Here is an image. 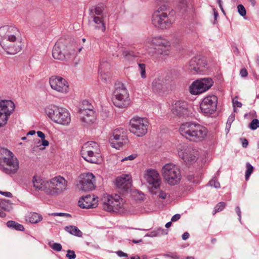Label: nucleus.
Returning a JSON list of instances; mask_svg holds the SVG:
<instances>
[{
    "instance_id": "f257e3e1",
    "label": "nucleus",
    "mask_w": 259,
    "mask_h": 259,
    "mask_svg": "<svg viewBox=\"0 0 259 259\" xmlns=\"http://www.w3.org/2000/svg\"><path fill=\"white\" fill-rule=\"evenodd\" d=\"M21 39L16 27L5 25L0 27V45L8 54L14 55L21 51Z\"/></svg>"
},
{
    "instance_id": "f03ea898",
    "label": "nucleus",
    "mask_w": 259,
    "mask_h": 259,
    "mask_svg": "<svg viewBox=\"0 0 259 259\" xmlns=\"http://www.w3.org/2000/svg\"><path fill=\"white\" fill-rule=\"evenodd\" d=\"M180 132L183 136L194 142L203 141L208 133L206 127L196 122H186L181 124Z\"/></svg>"
},
{
    "instance_id": "7ed1b4c3",
    "label": "nucleus",
    "mask_w": 259,
    "mask_h": 259,
    "mask_svg": "<svg viewBox=\"0 0 259 259\" xmlns=\"http://www.w3.org/2000/svg\"><path fill=\"white\" fill-rule=\"evenodd\" d=\"M145 50L150 54L156 53L162 57L169 55L171 52L170 42L161 36L149 37L145 42Z\"/></svg>"
},
{
    "instance_id": "20e7f679",
    "label": "nucleus",
    "mask_w": 259,
    "mask_h": 259,
    "mask_svg": "<svg viewBox=\"0 0 259 259\" xmlns=\"http://www.w3.org/2000/svg\"><path fill=\"white\" fill-rule=\"evenodd\" d=\"M19 168V161L14 154L5 148H0V170L4 173L12 176Z\"/></svg>"
},
{
    "instance_id": "39448f33",
    "label": "nucleus",
    "mask_w": 259,
    "mask_h": 259,
    "mask_svg": "<svg viewBox=\"0 0 259 259\" xmlns=\"http://www.w3.org/2000/svg\"><path fill=\"white\" fill-rule=\"evenodd\" d=\"M46 115L54 122L63 125H68L71 121L70 114L65 108L54 105L45 108Z\"/></svg>"
},
{
    "instance_id": "423d86ee",
    "label": "nucleus",
    "mask_w": 259,
    "mask_h": 259,
    "mask_svg": "<svg viewBox=\"0 0 259 259\" xmlns=\"http://www.w3.org/2000/svg\"><path fill=\"white\" fill-rule=\"evenodd\" d=\"M168 6L164 4L161 6L152 16V23L155 27L160 29H166L170 27L175 21V19L170 13L166 12Z\"/></svg>"
},
{
    "instance_id": "0eeeda50",
    "label": "nucleus",
    "mask_w": 259,
    "mask_h": 259,
    "mask_svg": "<svg viewBox=\"0 0 259 259\" xmlns=\"http://www.w3.org/2000/svg\"><path fill=\"white\" fill-rule=\"evenodd\" d=\"M68 182L63 177L57 176L47 181L45 193L52 196H58L68 189Z\"/></svg>"
},
{
    "instance_id": "6e6552de",
    "label": "nucleus",
    "mask_w": 259,
    "mask_h": 259,
    "mask_svg": "<svg viewBox=\"0 0 259 259\" xmlns=\"http://www.w3.org/2000/svg\"><path fill=\"white\" fill-rule=\"evenodd\" d=\"M102 201L103 208L106 211L123 213L126 210V204L124 200L118 195L104 196Z\"/></svg>"
},
{
    "instance_id": "1a4fd4ad",
    "label": "nucleus",
    "mask_w": 259,
    "mask_h": 259,
    "mask_svg": "<svg viewBox=\"0 0 259 259\" xmlns=\"http://www.w3.org/2000/svg\"><path fill=\"white\" fill-rule=\"evenodd\" d=\"M161 172L164 180L170 186L177 185L181 180L179 167L172 163H168L164 165Z\"/></svg>"
},
{
    "instance_id": "9d476101",
    "label": "nucleus",
    "mask_w": 259,
    "mask_h": 259,
    "mask_svg": "<svg viewBox=\"0 0 259 259\" xmlns=\"http://www.w3.org/2000/svg\"><path fill=\"white\" fill-rule=\"evenodd\" d=\"M112 99L113 104L119 108H125L130 105L129 94L122 83H115Z\"/></svg>"
},
{
    "instance_id": "9b49d317",
    "label": "nucleus",
    "mask_w": 259,
    "mask_h": 259,
    "mask_svg": "<svg viewBox=\"0 0 259 259\" xmlns=\"http://www.w3.org/2000/svg\"><path fill=\"white\" fill-rule=\"evenodd\" d=\"M177 150L179 156L187 163L196 162L199 155L196 149L185 143L179 144L177 147Z\"/></svg>"
},
{
    "instance_id": "f8f14e48",
    "label": "nucleus",
    "mask_w": 259,
    "mask_h": 259,
    "mask_svg": "<svg viewBox=\"0 0 259 259\" xmlns=\"http://www.w3.org/2000/svg\"><path fill=\"white\" fill-rule=\"evenodd\" d=\"M148 125L147 118L134 117L130 120L129 130L137 136L142 137L147 133Z\"/></svg>"
},
{
    "instance_id": "ddd939ff",
    "label": "nucleus",
    "mask_w": 259,
    "mask_h": 259,
    "mask_svg": "<svg viewBox=\"0 0 259 259\" xmlns=\"http://www.w3.org/2000/svg\"><path fill=\"white\" fill-rule=\"evenodd\" d=\"M188 69L193 74L204 73L207 70V61L200 56L194 57L190 61Z\"/></svg>"
},
{
    "instance_id": "4468645a",
    "label": "nucleus",
    "mask_w": 259,
    "mask_h": 259,
    "mask_svg": "<svg viewBox=\"0 0 259 259\" xmlns=\"http://www.w3.org/2000/svg\"><path fill=\"white\" fill-rule=\"evenodd\" d=\"M210 78H204L194 81L190 86V92L192 95H198L206 92L213 85Z\"/></svg>"
},
{
    "instance_id": "2eb2a0df",
    "label": "nucleus",
    "mask_w": 259,
    "mask_h": 259,
    "mask_svg": "<svg viewBox=\"0 0 259 259\" xmlns=\"http://www.w3.org/2000/svg\"><path fill=\"white\" fill-rule=\"evenodd\" d=\"M218 98L214 95L205 97L202 101L200 108L201 112L206 115L212 114L217 109Z\"/></svg>"
},
{
    "instance_id": "dca6fc26",
    "label": "nucleus",
    "mask_w": 259,
    "mask_h": 259,
    "mask_svg": "<svg viewBox=\"0 0 259 259\" xmlns=\"http://www.w3.org/2000/svg\"><path fill=\"white\" fill-rule=\"evenodd\" d=\"M74 53V51L69 52L67 47L65 46L61 39L58 40L55 45L52 55L54 59L64 60L69 58L70 56Z\"/></svg>"
},
{
    "instance_id": "f3484780",
    "label": "nucleus",
    "mask_w": 259,
    "mask_h": 259,
    "mask_svg": "<svg viewBox=\"0 0 259 259\" xmlns=\"http://www.w3.org/2000/svg\"><path fill=\"white\" fill-rule=\"evenodd\" d=\"M109 141L113 147L116 149H119L124 144L128 142L125 130L123 128L115 130L113 132L112 138L111 137Z\"/></svg>"
},
{
    "instance_id": "a211bd4d",
    "label": "nucleus",
    "mask_w": 259,
    "mask_h": 259,
    "mask_svg": "<svg viewBox=\"0 0 259 259\" xmlns=\"http://www.w3.org/2000/svg\"><path fill=\"white\" fill-rule=\"evenodd\" d=\"M95 177L93 174H83L79 177L78 188L82 191H92L95 188Z\"/></svg>"
},
{
    "instance_id": "6ab92c4d",
    "label": "nucleus",
    "mask_w": 259,
    "mask_h": 259,
    "mask_svg": "<svg viewBox=\"0 0 259 259\" xmlns=\"http://www.w3.org/2000/svg\"><path fill=\"white\" fill-rule=\"evenodd\" d=\"M49 83L51 88L58 92L66 94L68 92V83L61 76H52L50 78Z\"/></svg>"
},
{
    "instance_id": "aec40b11",
    "label": "nucleus",
    "mask_w": 259,
    "mask_h": 259,
    "mask_svg": "<svg viewBox=\"0 0 259 259\" xmlns=\"http://www.w3.org/2000/svg\"><path fill=\"white\" fill-rule=\"evenodd\" d=\"M144 178L152 188H159L161 181L160 175L157 170L153 169L147 170L144 174Z\"/></svg>"
},
{
    "instance_id": "412c9836",
    "label": "nucleus",
    "mask_w": 259,
    "mask_h": 259,
    "mask_svg": "<svg viewBox=\"0 0 259 259\" xmlns=\"http://www.w3.org/2000/svg\"><path fill=\"white\" fill-rule=\"evenodd\" d=\"M172 113L178 117H185L188 115V105L187 102L178 100L172 105Z\"/></svg>"
},
{
    "instance_id": "4be33fe9",
    "label": "nucleus",
    "mask_w": 259,
    "mask_h": 259,
    "mask_svg": "<svg viewBox=\"0 0 259 259\" xmlns=\"http://www.w3.org/2000/svg\"><path fill=\"white\" fill-rule=\"evenodd\" d=\"M79 116L82 122L85 124L93 123L96 119L95 111L91 109H80Z\"/></svg>"
},
{
    "instance_id": "5701e85b",
    "label": "nucleus",
    "mask_w": 259,
    "mask_h": 259,
    "mask_svg": "<svg viewBox=\"0 0 259 259\" xmlns=\"http://www.w3.org/2000/svg\"><path fill=\"white\" fill-rule=\"evenodd\" d=\"M78 205L82 208H95L98 205V200L90 195H87L78 201Z\"/></svg>"
},
{
    "instance_id": "b1692460",
    "label": "nucleus",
    "mask_w": 259,
    "mask_h": 259,
    "mask_svg": "<svg viewBox=\"0 0 259 259\" xmlns=\"http://www.w3.org/2000/svg\"><path fill=\"white\" fill-rule=\"evenodd\" d=\"M80 152L82 157L90 163H97L101 159V152L95 154L94 151L83 150H81Z\"/></svg>"
},
{
    "instance_id": "393cba45",
    "label": "nucleus",
    "mask_w": 259,
    "mask_h": 259,
    "mask_svg": "<svg viewBox=\"0 0 259 259\" xmlns=\"http://www.w3.org/2000/svg\"><path fill=\"white\" fill-rule=\"evenodd\" d=\"M116 185L119 188L127 191L132 186L131 177L128 175H123L117 178Z\"/></svg>"
},
{
    "instance_id": "a878e982",
    "label": "nucleus",
    "mask_w": 259,
    "mask_h": 259,
    "mask_svg": "<svg viewBox=\"0 0 259 259\" xmlns=\"http://www.w3.org/2000/svg\"><path fill=\"white\" fill-rule=\"evenodd\" d=\"M15 107V104L11 100H1L0 101V114L10 116L14 111Z\"/></svg>"
},
{
    "instance_id": "bb28decb",
    "label": "nucleus",
    "mask_w": 259,
    "mask_h": 259,
    "mask_svg": "<svg viewBox=\"0 0 259 259\" xmlns=\"http://www.w3.org/2000/svg\"><path fill=\"white\" fill-rule=\"evenodd\" d=\"M93 19V22L96 24L95 28L101 30L102 32H105L106 30L105 21L104 20V17L96 16L93 13L91 16Z\"/></svg>"
},
{
    "instance_id": "cd10ccee",
    "label": "nucleus",
    "mask_w": 259,
    "mask_h": 259,
    "mask_svg": "<svg viewBox=\"0 0 259 259\" xmlns=\"http://www.w3.org/2000/svg\"><path fill=\"white\" fill-rule=\"evenodd\" d=\"M32 183L35 190L43 191L45 193L47 181L42 180L39 177L34 176L33 178Z\"/></svg>"
},
{
    "instance_id": "c85d7f7f",
    "label": "nucleus",
    "mask_w": 259,
    "mask_h": 259,
    "mask_svg": "<svg viewBox=\"0 0 259 259\" xmlns=\"http://www.w3.org/2000/svg\"><path fill=\"white\" fill-rule=\"evenodd\" d=\"M81 150L94 151L95 154L97 152H101L99 145L94 141H89L84 143Z\"/></svg>"
},
{
    "instance_id": "c756f323",
    "label": "nucleus",
    "mask_w": 259,
    "mask_h": 259,
    "mask_svg": "<svg viewBox=\"0 0 259 259\" xmlns=\"http://www.w3.org/2000/svg\"><path fill=\"white\" fill-rule=\"evenodd\" d=\"M42 220V216L36 212H31L26 217V220L32 224L38 223Z\"/></svg>"
},
{
    "instance_id": "7c9ffc66",
    "label": "nucleus",
    "mask_w": 259,
    "mask_h": 259,
    "mask_svg": "<svg viewBox=\"0 0 259 259\" xmlns=\"http://www.w3.org/2000/svg\"><path fill=\"white\" fill-rule=\"evenodd\" d=\"M65 230L69 232L70 234L73 235L74 236H77V237H82V233L81 231L78 229L75 226H66L65 228Z\"/></svg>"
},
{
    "instance_id": "2f4dec72",
    "label": "nucleus",
    "mask_w": 259,
    "mask_h": 259,
    "mask_svg": "<svg viewBox=\"0 0 259 259\" xmlns=\"http://www.w3.org/2000/svg\"><path fill=\"white\" fill-rule=\"evenodd\" d=\"M122 55L123 56L124 58L128 61H133L135 58L138 57V55L137 53L134 52L125 50L122 52Z\"/></svg>"
},
{
    "instance_id": "473e14b6",
    "label": "nucleus",
    "mask_w": 259,
    "mask_h": 259,
    "mask_svg": "<svg viewBox=\"0 0 259 259\" xmlns=\"http://www.w3.org/2000/svg\"><path fill=\"white\" fill-rule=\"evenodd\" d=\"M0 208L6 211H10L12 209V203L10 200L0 199Z\"/></svg>"
},
{
    "instance_id": "72a5a7b5",
    "label": "nucleus",
    "mask_w": 259,
    "mask_h": 259,
    "mask_svg": "<svg viewBox=\"0 0 259 259\" xmlns=\"http://www.w3.org/2000/svg\"><path fill=\"white\" fill-rule=\"evenodd\" d=\"M110 68L109 63L105 59H102L100 60L99 67V73L106 72L108 71V70Z\"/></svg>"
},
{
    "instance_id": "f704fd0d",
    "label": "nucleus",
    "mask_w": 259,
    "mask_h": 259,
    "mask_svg": "<svg viewBox=\"0 0 259 259\" xmlns=\"http://www.w3.org/2000/svg\"><path fill=\"white\" fill-rule=\"evenodd\" d=\"M7 226L9 228H14L18 231H23L24 230V228L22 225L13 221H8L7 223Z\"/></svg>"
},
{
    "instance_id": "c9c22d12",
    "label": "nucleus",
    "mask_w": 259,
    "mask_h": 259,
    "mask_svg": "<svg viewBox=\"0 0 259 259\" xmlns=\"http://www.w3.org/2000/svg\"><path fill=\"white\" fill-rule=\"evenodd\" d=\"M153 91L155 92H158L162 89L161 81L159 79H155L152 83Z\"/></svg>"
},
{
    "instance_id": "e433bc0d",
    "label": "nucleus",
    "mask_w": 259,
    "mask_h": 259,
    "mask_svg": "<svg viewBox=\"0 0 259 259\" xmlns=\"http://www.w3.org/2000/svg\"><path fill=\"white\" fill-rule=\"evenodd\" d=\"M101 80L105 83H108L110 81V73L109 71L106 72L99 73Z\"/></svg>"
},
{
    "instance_id": "4c0bfd02",
    "label": "nucleus",
    "mask_w": 259,
    "mask_h": 259,
    "mask_svg": "<svg viewBox=\"0 0 259 259\" xmlns=\"http://www.w3.org/2000/svg\"><path fill=\"white\" fill-rule=\"evenodd\" d=\"M103 7L102 6H96L94 10V12H92V13L91 14V16H92V14L93 13L94 15H95L96 16H102L103 14Z\"/></svg>"
},
{
    "instance_id": "58836bf2",
    "label": "nucleus",
    "mask_w": 259,
    "mask_h": 259,
    "mask_svg": "<svg viewBox=\"0 0 259 259\" xmlns=\"http://www.w3.org/2000/svg\"><path fill=\"white\" fill-rule=\"evenodd\" d=\"M246 171L245 172V179L247 180L253 171V167L248 162L246 163Z\"/></svg>"
},
{
    "instance_id": "ea45409f",
    "label": "nucleus",
    "mask_w": 259,
    "mask_h": 259,
    "mask_svg": "<svg viewBox=\"0 0 259 259\" xmlns=\"http://www.w3.org/2000/svg\"><path fill=\"white\" fill-rule=\"evenodd\" d=\"M9 117V116L0 114V127L4 126L7 123Z\"/></svg>"
},
{
    "instance_id": "a19ab883",
    "label": "nucleus",
    "mask_w": 259,
    "mask_h": 259,
    "mask_svg": "<svg viewBox=\"0 0 259 259\" xmlns=\"http://www.w3.org/2000/svg\"><path fill=\"white\" fill-rule=\"evenodd\" d=\"M139 66V71L141 74V77L143 78H145L146 77V65L144 63H139L138 64Z\"/></svg>"
},
{
    "instance_id": "79ce46f5",
    "label": "nucleus",
    "mask_w": 259,
    "mask_h": 259,
    "mask_svg": "<svg viewBox=\"0 0 259 259\" xmlns=\"http://www.w3.org/2000/svg\"><path fill=\"white\" fill-rule=\"evenodd\" d=\"M259 127V120L257 119H253L252 120L249 124V127L252 130H255Z\"/></svg>"
},
{
    "instance_id": "37998d69",
    "label": "nucleus",
    "mask_w": 259,
    "mask_h": 259,
    "mask_svg": "<svg viewBox=\"0 0 259 259\" xmlns=\"http://www.w3.org/2000/svg\"><path fill=\"white\" fill-rule=\"evenodd\" d=\"M208 185L211 187H213L215 188H219L220 187V183L215 178H213L210 181H209Z\"/></svg>"
},
{
    "instance_id": "c03bdc74",
    "label": "nucleus",
    "mask_w": 259,
    "mask_h": 259,
    "mask_svg": "<svg viewBox=\"0 0 259 259\" xmlns=\"http://www.w3.org/2000/svg\"><path fill=\"white\" fill-rule=\"evenodd\" d=\"M238 12L242 17L245 16L246 14V11L245 7L242 4H239L237 6Z\"/></svg>"
},
{
    "instance_id": "a18cd8bd",
    "label": "nucleus",
    "mask_w": 259,
    "mask_h": 259,
    "mask_svg": "<svg viewBox=\"0 0 259 259\" xmlns=\"http://www.w3.org/2000/svg\"><path fill=\"white\" fill-rule=\"evenodd\" d=\"M49 245L52 249L57 251H60L62 250V245L60 243L49 242Z\"/></svg>"
},
{
    "instance_id": "49530a36",
    "label": "nucleus",
    "mask_w": 259,
    "mask_h": 259,
    "mask_svg": "<svg viewBox=\"0 0 259 259\" xmlns=\"http://www.w3.org/2000/svg\"><path fill=\"white\" fill-rule=\"evenodd\" d=\"M226 204L225 203L223 202H221L219 203L214 207V214L217 213V212H219L220 211H222L225 207Z\"/></svg>"
},
{
    "instance_id": "de8ad7c7",
    "label": "nucleus",
    "mask_w": 259,
    "mask_h": 259,
    "mask_svg": "<svg viewBox=\"0 0 259 259\" xmlns=\"http://www.w3.org/2000/svg\"><path fill=\"white\" fill-rule=\"evenodd\" d=\"M235 119V114H231L229 117H228V120L226 123V128L229 130V129L231 127V125L232 123Z\"/></svg>"
},
{
    "instance_id": "09e8293b",
    "label": "nucleus",
    "mask_w": 259,
    "mask_h": 259,
    "mask_svg": "<svg viewBox=\"0 0 259 259\" xmlns=\"http://www.w3.org/2000/svg\"><path fill=\"white\" fill-rule=\"evenodd\" d=\"M66 256L69 259H74L76 257L75 252L73 250H68Z\"/></svg>"
},
{
    "instance_id": "8fccbe9b",
    "label": "nucleus",
    "mask_w": 259,
    "mask_h": 259,
    "mask_svg": "<svg viewBox=\"0 0 259 259\" xmlns=\"http://www.w3.org/2000/svg\"><path fill=\"white\" fill-rule=\"evenodd\" d=\"M188 179L190 182H191L193 183L197 184L199 182L198 178H195V177L193 175L188 176Z\"/></svg>"
},
{
    "instance_id": "3c124183",
    "label": "nucleus",
    "mask_w": 259,
    "mask_h": 259,
    "mask_svg": "<svg viewBox=\"0 0 259 259\" xmlns=\"http://www.w3.org/2000/svg\"><path fill=\"white\" fill-rule=\"evenodd\" d=\"M233 105L234 107V112L236 111V107H241L242 106V103L239 101H238L237 100H235V99H233L232 100Z\"/></svg>"
},
{
    "instance_id": "603ef678",
    "label": "nucleus",
    "mask_w": 259,
    "mask_h": 259,
    "mask_svg": "<svg viewBox=\"0 0 259 259\" xmlns=\"http://www.w3.org/2000/svg\"><path fill=\"white\" fill-rule=\"evenodd\" d=\"M164 256H166V257H171L174 259H179V256L176 252H173V253L171 252V253L165 254H164Z\"/></svg>"
},
{
    "instance_id": "864d4df0",
    "label": "nucleus",
    "mask_w": 259,
    "mask_h": 259,
    "mask_svg": "<svg viewBox=\"0 0 259 259\" xmlns=\"http://www.w3.org/2000/svg\"><path fill=\"white\" fill-rule=\"evenodd\" d=\"M50 215L53 216H58V217H70V215L68 213H63V212H55L52 213Z\"/></svg>"
},
{
    "instance_id": "5fc2aeb1",
    "label": "nucleus",
    "mask_w": 259,
    "mask_h": 259,
    "mask_svg": "<svg viewBox=\"0 0 259 259\" xmlns=\"http://www.w3.org/2000/svg\"><path fill=\"white\" fill-rule=\"evenodd\" d=\"M137 157V154H133L130 156L127 157H125L124 158L121 159V161H125V160H134Z\"/></svg>"
},
{
    "instance_id": "6e6d98bb",
    "label": "nucleus",
    "mask_w": 259,
    "mask_h": 259,
    "mask_svg": "<svg viewBox=\"0 0 259 259\" xmlns=\"http://www.w3.org/2000/svg\"><path fill=\"white\" fill-rule=\"evenodd\" d=\"M236 212L238 216V220L239 222L241 223V212L240 208L239 206H236L235 208Z\"/></svg>"
},
{
    "instance_id": "4d7b16f0",
    "label": "nucleus",
    "mask_w": 259,
    "mask_h": 259,
    "mask_svg": "<svg viewBox=\"0 0 259 259\" xmlns=\"http://www.w3.org/2000/svg\"><path fill=\"white\" fill-rule=\"evenodd\" d=\"M181 218V215L179 213L173 215L171 219V222H176L178 221Z\"/></svg>"
},
{
    "instance_id": "13d9d810",
    "label": "nucleus",
    "mask_w": 259,
    "mask_h": 259,
    "mask_svg": "<svg viewBox=\"0 0 259 259\" xmlns=\"http://www.w3.org/2000/svg\"><path fill=\"white\" fill-rule=\"evenodd\" d=\"M0 194H1L2 195H3L6 197H9V198H11L13 196L12 194L10 192H3V191H0Z\"/></svg>"
},
{
    "instance_id": "bf43d9fd",
    "label": "nucleus",
    "mask_w": 259,
    "mask_h": 259,
    "mask_svg": "<svg viewBox=\"0 0 259 259\" xmlns=\"http://www.w3.org/2000/svg\"><path fill=\"white\" fill-rule=\"evenodd\" d=\"M158 197L162 199H165L167 197V194L164 191H161L159 192Z\"/></svg>"
},
{
    "instance_id": "052dcab7",
    "label": "nucleus",
    "mask_w": 259,
    "mask_h": 259,
    "mask_svg": "<svg viewBox=\"0 0 259 259\" xmlns=\"http://www.w3.org/2000/svg\"><path fill=\"white\" fill-rule=\"evenodd\" d=\"M240 74L242 77H246L247 76L248 72H247L246 69H241V70L240 71Z\"/></svg>"
},
{
    "instance_id": "680f3d73",
    "label": "nucleus",
    "mask_w": 259,
    "mask_h": 259,
    "mask_svg": "<svg viewBox=\"0 0 259 259\" xmlns=\"http://www.w3.org/2000/svg\"><path fill=\"white\" fill-rule=\"evenodd\" d=\"M242 141V145L244 148H246L248 145V141L246 139H241Z\"/></svg>"
},
{
    "instance_id": "e2e57ef3",
    "label": "nucleus",
    "mask_w": 259,
    "mask_h": 259,
    "mask_svg": "<svg viewBox=\"0 0 259 259\" xmlns=\"http://www.w3.org/2000/svg\"><path fill=\"white\" fill-rule=\"evenodd\" d=\"M157 233L156 232H155V231H153V232H151L149 234H147L146 235V236L154 237L157 236Z\"/></svg>"
},
{
    "instance_id": "0e129e2a",
    "label": "nucleus",
    "mask_w": 259,
    "mask_h": 259,
    "mask_svg": "<svg viewBox=\"0 0 259 259\" xmlns=\"http://www.w3.org/2000/svg\"><path fill=\"white\" fill-rule=\"evenodd\" d=\"M37 136L41 138V139H45V134L41 131H37L36 132Z\"/></svg>"
},
{
    "instance_id": "69168bd1",
    "label": "nucleus",
    "mask_w": 259,
    "mask_h": 259,
    "mask_svg": "<svg viewBox=\"0 0 259 259\" xmlns=\"http://www.w3.org/2000/svg\"><path fill=\"white\" fill-rule=\"evenodd\" d=\"M49 144L48 141L45 140V139H41V145L45 147L48 146Z\"/></svg>"
},
{
    "instance_id": "338daca9",
    "label": "nucleus",
    "mask_w": 259,
    "mask_h": 259,
    "mask_svg": "<svg viewBox=\"0 0 259 259\" xmlns=\"http://www.w3.org/2000/svg\"><path fill=\"white\" fill-rule=\"evenodd\" d=\"M183 240L187 239L189 237V234L188 232H185L182 236Z\"/></svg>"
},
{
    "instance_id": "774afa93",
    "label": "nucleus",
    "mask_w": 259,
    "mask_h": 259,
    "mask_svg": "<svg viewBox=\"0 0 259 259\" xmlns=\"http://www.w3.org/2000/svg\"><path fill=\"white\" fill-rule=\"evenodd\" d=\"M117 254L118 255V256L122 257V256H127V255L125 253H124L122 251H118L117 252Z\"/></svg>"
}]
</instances>
